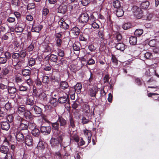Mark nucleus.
Segmentation results:
<instances>
[{"label": "nucleus", "mask_w": 159, "mask_h": 159, "mask_svg": "<svg viewBox=\"0 0 159 159\" xmlns=\"http://www.w3.org/2000/svg\"><path fill=\"white\" fill-rule=\"evenodd\" d=\"M53 133L52 137L50 141V144L52 147H54L61 144L62 142L63 134L61 132Z\"/></svg>", "instance_id": "obj_1"}, {"label": "nucleus", "mask_w": 159, "mask_h": 159, "mask_svg": "<svg viewBox=\"0 0 159 159\" xmlns=\"http://www.w3.org/2000/svg\"><path fill=\"white\" fill-rule=\"evenodd\" d=\"M27 54V53L25 50H21L18 52H14L11 54L12 59L13 60H19L20 58H25Z\"/></svg>", "instance_id": "obj_2"}, {"label": "nucleus", "mask_w": 159, "mask_h": 159, "mask_svg": "<svg viewBox=\"0 0 159 159\" xmlns=\"http://www.w3.org/2000/svg\"><path fill=\"white\" fill-rule=\"evenodd\" d=\"M29 134L27 133V130L24 132L17 130L16 133V140L19 142L24 141L26 135Z\"/></svg>", "instance_id": "obj_3"}, {"label": "nucleus", "mask_w": 159, "mask_h": 159, "mask_svg": "<svg viewBox=\"0 0 159 159\" xmlns=\"http://www.w3.org/2000/svg\"><path fill=\"white\" fill-rule=\"evenodd\" d=\"M134 15L135 17L138 19H140L143 16V11L140 8L136 6H134L133 7Z\"/></svg>", "instance_id": "obj_4"}, {"label": "nucleus", "mask_w": 159, "mask_h": 159, "mask_svg": "<svg viewBox=\"0 0 159 159\" xmlns=\"http://www.w3.org/2000/svg\"><path fill=\"white\" fill-rule=\"evenodd\" d=\"M89 19V16L86 12L81 14L79 18V22L82 24L87 22Z\"/></svg>", "instance_id": "obj_5"}, {"label": "nucleus", "mask_w": 159, "mask_h": 159, "mask_svg": "<svg viewBox=\"0 0 159 159\" xmlns=\"http://www.w3.org/2000/svg\"><path fill=\"white\" fill-rule=\"evenodd\" d=\"M30 124H29L28 122L26 120L25 122L24 123H21L20 124L18 128V130L20 131H23V132L27 130V133L29 134V130L28 128H29V125Z\"/></svg>", "instance_id": "obj_6"}, {"label": "nucleus", "mask_w": 159, "mask_h": 159, "mask_svg": "<svg viewBox=\"0 0 159 159\" xmlns=\"http://www.w3.org/2000/svg\"><path fill=\"white\" fill-rule=\"evenodd\" d=\"M80 29L77 27H73L70 30V37L73 38H76L80 34Z\"/></svg>", "instance_id": "obj_7"}, {"label": "nucleus", "mask_w": 159, "mask_h": 159, "mask_svg": "<svg viewBox=\"0 0 159 159\" xmlns=\"http://www.w3.org/2000/svg\"><path fill=\"white\" fill-rule=\"evenodd\" d=\"M28 109L31 112H34L36 114H41L42 113V109L40 107L35 105L33 106L28 107Z\"/></svg>", "instance_id": "obj_8"}, {"label": "nucleus", "mask_w": 159, "mask_h": 159, "mask_svg": "<svg viewBox=\"0 0 159 159\" xmlns=\"http://www.w3.org/2000/svg\"><path fill=\"white\" fill-rule=\"evenodd\" d=\"M146 83L147 84L149 85L148 88H156L157 87V82L153 77L151 78L147 81Z\"/></svg>", "instance_id": "obj_9"}, {"label": "nucleus", "mask_w": 159, "mask_h": 159, "mask_svg": "<svg viewBox=\"0 0 159 159\" xmlns=\"http://www.w3.org/2000/svg\"><path fill=\"white\" fill-rule=\"evenodd\" d=\"M40 130L42 133L44 135L49 134L51 131V128L50 126H42L40 128Z\"/></svg>", "instance_id": "obj_10"}, {"label": "nucleus", "mask_w": 159, "mask_h": 159, "mask_svg": "<svg viewBox=\"0 0 159 159\" xmlns=\"http://www.w3.org/2000/svg\"><path fill=\"white\" fill-rule=\"evenodd\" d=\"M32 125H34V124L33 123H30L29 125V128L32 130L31 133L34 136L38 137L40 134V132L39 130L36 128H34V129L31 128V126Z\"/></svg>", "instance_id": "obj_11"}, {"label": "nucleus", "mask_w": 159, "mask_h": 159, "mask_svg": "<svg viewBox=\"0 0 159 159\" xmlns=\"http://www.w3.org/2000/svg\"><path fill=\"white\" fill-rule=\"evenodd\" d=\"M24 141L25 144L28 146L32 145L33 140L31 136L28 134L26 135Z\"/></svg>", "instance_id": "obj_12"}, {"label": "nucleus", "mask_w": 159, "mask_h": 159, "mask_svg": "<svg viewBox=\"0 0 159 159\" xmlns=\"http://www.w3.org/2000/svg\"><path fill=\"white\" fill-rule=\"evenodd\" d=\"M34 97L32 96H30L28 97L26 100V104L27 107L30 106H33L34 105Z\"/></svg>", "instance_id": "obj_13"}, {"label": "nucleus", "mask_w": 159, "mask_h": 159, "mask_svg": "<svg viewBox=\"0 0 159 159\" xmlns=\"http://www.w3.org/2000/svg\"><path fill=\"white\" fill-rule=\"evenodd\" d=\"M98 92L97 87H93L89 89V94L91 97H95Z\"/></svg>", "instance_id": "obj_14"}, {"label": "nucleus", "mask_w": 159, "mask_h": 159, "mask_svg": "<svg viewBox=\"0 0 159 159\" xmlns=\"http://www.w3.org/2000/svg\"><path fill=\"white\" fill-rule=\"evenodd\" d=\"M1 125L2 129L3 130H8L10 128L9 123L7 121H2Z\"/></svg>", "instance_id": "obj_15"}, {"label": "nucleus", "mask_w": 159, "mask_h": 159, "mask_svg": "<svg viewBox=\"0 0 159 159\" xmlns=\"http://www.w3.org/2000/svg\"><path fill=\"white\" fill-rule=\"evenodd\" d=\"M5 57L7 59L9 62V64L10 65L13 64V60L11 58V53L8 51H6L4 53Z\"/></svg>", "instance_id": "obj_16"}, {"label": "nucleus", "mask_w": 159, "mask_h": 159, "mask_svg": "<svg viewBox=\"0 0 159 159\" xmlns=\"http://www.w3.org/2000/svg\"><path fill=\"white\" fill-rule=\"evenodd\" d=\"M74 132V134L70 135V142L71 140H72L78 143L79 141V137L77 134L76 131H73Z\"/></svg>", "instance_id": "obj_17"}, {"label": "nucleus", "mask_w": 159, "mask_h": 159, "mask_svg": "<svg viewBox=\"0 0 159 159\" xmlns=\"http://www.w3.org/2000/svg\"><path fill=\"white\" fill-rule=\"evenodd\" d=\"M7 90L8 93L11 96L14 94L17 91L16 89L15 86H8Z\"/></svg>", "instance_id": "obj_18"}, {"label": "nucleus", "mask_w": 159, "mask_h": 159, "mask_svg": "<svg viewBox=\"0 0 159 159\" xmlns=\"http://www.w3.org/2000/svg\"><path fill=\"white\" fill-rule=\"evenodd\" d=\"M67 11V7L66 5H60L57 8V12L59 13H65Z\"/></svg>", "instance_id": "obj_19"}, {"label": "nucleus", "mask_w": 159, "mask_h": 159, "mask_svg": "<svg viewBox=\"0 0 159 159\" xmlns=\"http://www.w3.org/2000/svg\"><path fill=\"white\" fill-rule=\"evenodd\" d=\"M46 58H48L50 61L53 62H56L58 60L57 56L53 54H51L50 55H47Z\"/></svg>", "instance_id": "obj_20"}, {"label": "nucleus", "mask_w": 159, "mask_h": 159, "mask_svg": "<svg viewBox=\"0 0 159 159\" xmlns=\"http://www.w3.org/2000/svg\"><path fill=\"white\" fill-rule=\"evenodd\" d=\"M116 48L118 50L124 51L125 49V45L123 43H116Z\"/></svg>", "instance_id": "obj_21"}, {"label": "nucleus", "mask_w": 159, "mask_h": 159, "mask_svg": "<svg viewBox=\"0 0 159 159\" xmlns=\"http://www.w3.org/2000/svg\"><path fill=\"white\" fill-rule=\"evenodd\" d=\"M23 82L22 77L20 76H16L15 78V83L17 85V86L21 85V84Z\"/></svg>", "instance_id": "obj_22"}, {"label": "nucleus", "mask_w": 159, "mask_h": 159, "mask_svg": "<svg viewBox=\"0 0 159 159\" xmlns=\"http://www.w3.org/2000/svg\"><path fill=\"white\" fill-rule=\"evenodd\" d=\"M25 63V60L24 59L23 60L20 59L17 62H13V64H11V66H17L22 67L24 66V64Z\"/></svg>", "instance_id": "obj_23"}, {"label": "nucleus", "mask_w": 159, "mask_h": 159, "mask_svg": "<svg viewBox=\"0 0 159 159\" xmlns=\"http://www.w3.org/2000/svg\"><path fill=\"white\" fill-rule=\"evenodd\" d=\"M9 152L8 147L6 145H2L0 148V152L4 154H6Z\"/></svg>", "instance_id": "obj_24"}, {"label": "nucleus", "mask_w": 159, "mask_h": 159, "mask_svg": "<svg viewBox=\"0 0 159 159\" xmlns=\"http://www.w3.org/2000/svg\"><path fill=\"white\" fill-rule=\"evenodd\" d=\"M30 111L28 109L26 110L23 114L27 120H30L32 118V114Z\"/></svg>", "instance_id": "obj_25"}, {"label": "nucleus", "mask_w": 159, "mask_h": 159, "mask_svg": "<svg viewBox=\"0 0 159 159\" xmlns=\"http://www.w3.org/2000/svg\"><path fill=\"white\" fill-rule=\"evenodd\" d=\"M102 29H100L98 32V36L101 41H103L105 39L104 33Z\"/></svg>", "instance_id": "obj_26"}, {"label": "nucleus", "mask_w": 159, "mask_h": 159, "mask_svg": "<svg viewBox=\"0 0 159 159\" xmlns=\"http://www.w3.org/2000/svg\"><path fill=\"white\" fill-rule=\"evenodd\" d=\"M59 24L61 28H63L65 29H67L69 28V25L67 24L65 21H63L61 19L59 22Z\"/></svg>", "instance_id": "obj_27"}, {"label": "nucleus", "mask_w": 159, "mask_h": 159, "mask_svg": "<svg viewBox=\"0 0 159 159\" xmlns=\"http://www.w3.org/2000/svg\"><path fill=\"white\" fill-rule=\"evenodd\" d=\"M52 128L54 130L53 133L55 132L58 133L57 132H61L59 130V124L57 121L52 123Z\"/></svg>", "instance_id": "obj_28"}, {"label": "nucleus", "mask_w": 159, "mask_h": 159, "mask_svg": "<svg viewBox=\"0 0 159 159\" xmlns=\"http://www.w3.org/2000/svg\"><path fill=\"white\" fill-rule=\"evenodd\" d=\"M43 28L42 25H33L32 27V31L36 32H39Z\"/></svg>", "instance_id": "obj_29"}, {"label": "nucleus", "mask_w": 159, "mask_h": 159, "mask_svg": "<svg viewBox=\"0 0 159 159\" xmlns=\"http://www.w3.org/2000/svg\"><path fill=\"white\" fill-rule=\"evenodd\" d=\"M137 38L136 36H131L129 38V42L131 45H134L136 44Z\"/></svg>", "instance_id": "obj_30"}, {"label": "nucleus", "mask_w": 159, "mask_h": 159, "mask_svg": "<svg viewBox=\"0 0 159 159\" xmlns=\"http://www.w3.org/2000/svg\"><path fill=\"white\" fill-rule=\"evenodd\" d=\"M58 99L57 98L52 97L51 98L50 102L53 106L56 107L58 104Z\"/></svg>", "instance_id": "obj_31"}, {"label": "nucleus", "mask_w": 159, "mask_h": 159, "mask_svg": "<svg viewBox=\"0 0 159 159\" xmlns=\"http://www.w3.org/2000/svg\"><path fill=\"white\" fill-rule=\"evenodd\" d=\"M57 121L60 123L61 126H65L66 124V121L61 117H59Z\"/></svg>", "instance_id": "obj_32"}, {"label": "nucleus", "mask_w": 159, "mask_h": 159, "mask_svg": "<svg viewBox=\"0 0 159 159\" xmlns=\"http://www.w3.org/2000/svg\"><path fill=\"white\" fill-rule=\"evenodd\" d=\"M17 87L18 90L19 91L26 92L28 91V88L27 86H24L21 84Z\"/></svg>", "instance_id": "obj_33"}, {"label": "nucleus", "mask_w": 159, "mask_h": 159, "mask_svg": "<svg viewBox=\"0 0 159 159\" xmlns=\"http://www.w3.org/2000/svg\"><path fill=\"white\" fill-rule=\"evenodd\" d=\"M21 73L24 76H30L31 74V71L30 70L24 69L22 70Z\"/></svg>", "instance_id": "obj_34"}, {"label": "nucleus", "mask_w": 159, "mask_h": 159, "mask_svg": "<svg viewBox=\"0 0 159 159\" xmlns=\"http://www.w3.org/2000/svg\"><path fill=\"white\" fill-rule=\"evenodd\" d=\"M159 42L156 39H153L150 41L148 43V45L151 47H156Z\"/></svg>", "instance_id": "obj_35"}, {"label": "nucleus", "mask_w": 159, "mask_h": 159, "mask_svg": "<svg viewBox=\"0 0 159 159\" xmlns=\"http://www.w3.org/2000/svg\"><path fill=\"white\" fill-rule=\"evenodd\" d=\"M88 36L85 34H80L79 36V39L80 41L87 42V41Z\"/></svg>", "instance_id": "obj_36"}, {"label": "nucleus", "mask_w": 159, "mask_h": 159, "mask_svg": "<svg viewBox=\"0 0 159 159\" xmlns=\"http://www.w3.org/2000/svg\"><path fill=\"white\" fill-rule=\"evenodd\" d=\"M149 5V2L148 1H146L142 2L140 6L141 8L143 9H147Z\"/></svg>", "instance_id": "obj_37"}, {"label": "nucleus", "mask_w": 159, "mask_h": 159, "mask_svg": "<svg viewBox=\"0 0 159 159\" xmlns=\"http://www.w3.org/2000/svg\"><path fill=\"white\" fill-rule=\"evenodd\" d=\"M68 87V84L66 81L61 82L60 83V88L62 89H66Z\"/></svg>", "instance_id": "obj_38"}, {"label": "nucleus", "mask_w": 159, "mask_h": 159, "mask_svg": "<svg viewBox=\"0 0 159 159\" xmlns=\"http://www.w3.org/2000/svg\"><path fill=\"white\" fill-rule=\"evenodd\" d=\"M26 110L24 107L20 106L18 107L17 112L19 114H23Z\"/></svg>", "instance_id": "obj_39"}, {"label": "nucleus", "mask_w": 159, "mask_h": 159, "mask_svg": "<svg viewBox=\"0 0 159 159\" xmlns=\"http://www.w3.org/2000/svg\"><path fill=\"white\" fill-rule=\"evenodd\" d=\"M133 27L131 23L127 22L124 24L122 25V28L124 30H127Z\"/></svg>", "instance_id": "obj_40"}, {"label": "nucleus", "mask_w": 159, "mask_h": 159, "mask_svg": "<svg viewBox=\"0 0 159 159\" xmlns=\"http://www.w3.org/2000/svg\"><path fill=\"white\" fill-rule=\"evenodd\" d=\"M74 87V89L75 91L77 90V92H80L81 91V89L82 88V85L80 83H77L76 85H74L71 87Z\"/></svg>", "instance_id": "obj_41"}, {"label": "nucleus", "mask_w": 159, "mask_h": 159, "mask_svg": "<svg viewBox=\"0 0 159 159\" xmlns=\"http://www.w3.org/2000/svg\"><path fill=\"white\" fill-rule=\"evenodd\" d=\"M5 154L4 159H13L14 154L12 152H9Z\"/></svg>", "instance_id": "obj_42"}, {"label": "nucleus", "mask_w": 159, "mask_h": 159, "mask_svg": "<svg viewBox=\"0 0 159 159\" xmlns=\"http://www.w3.org/2000/svg\"><path fill=\"white\" fill-rule=\"evenodd\" d=\"M143 30L141 29H138L136 30L134 33L135 36L140 37L143 33Z\"/></svg>", "instance_id": "obj_43"}, {"label": "nucleus", "mask_w": 159, "mask_h": 159, "mask_svg": "<svg viewBox=\"0 0 159 159\" xmlns=\"http://www.w3.org/2000/svg\"><path fill=\"white\" fill-rule=\"evenodd\" d=\"M15 20V18L14 16L12 15L11 14H10L8 16V17L7 19V21L9 23H11L14 22Z\"/></svg>", "instance_id": "obj_44"}, {"label": "nucleus", "mask_w": 159, "mask_h": 159, "mask_svg": "<svg viewBox=\"0 0 159 159\" xmlns=\"http://www.w3.org/2000/svg\"><path fill=\"white\" fill-rule=\"evenodd\" d=\"M113 5L115 8H118L121 6L120 2L118 0L114 1L113 2Z\"/></svg>", "instance_id": "obj_45"}, {"label": "nucleus", "mask_w": 159, "mask_h": 159, "mask_svg": "<svg viewBox=\"0 0 159 159\" xmlns=\"http://www.w3.org/2000/svg\"><path fill=\"white\" fill-rule=\"evenodd\" d=\"M36 62L35 59L33 57L30 58L28 60L29 65L30 66H32L34 65Z\"/></svg>", "instance_id": "obj_46"}, {"label": "nucleus", "mask_w": 159, "mask_h": 159, "mask_svg": "<svg viewBox=\"0 0 159 159\" xmlns=\"http://www.w3.org/2000/svg\"><path fill=\"white\" fill-rule=\"evenodd\" d=\"M39 98L44 101H46L47 99V97L46 94L44 93H41L39 96Z\"/></svg>", "instance_id": "obj_47"}, {"label": "nucleus", "mask_w": 159, "mask_h": 159, "mask_svg": "<svg viewBox=\"0 0 159 159\" xmlns=\"http://www.w3.org/2000/svg\"><path fill=\"white\" fill-rule=\"evenodd\" d=\"M54 157L55 159H62V155L59 151L55 152Z\"/></svg>", "instance_id": "obj_48"}, {"label": "nucleus", "mask_w": 159, "mask_h": 159, "mask_svg": "<svg viewBox=\"0 0 159 159\" xmlns=\"http://www.w3.org/2000/svg\"><path fill=\"white\" fill-rule=\"evenodd\" d=\"M96 20V18L94 17L93 14H91L90 16H89V19L88 22L90 25L95 22Z\"/></svg>", "instance_id": "obj_49"}, {"label": "nucleus", "mask_w": 159, "mask_h": 159, "mask_svg": "<svg viewBox=\"0 0 159 159\" xmlns=\"http://www.w3.org/2000/svg\"><path fill=\"white\" fill-rule=\"evenodd\" d=\"M124 14L123 10L122 9H119L116 12V14L117 17H121Z\"/></svg>", "instance_id": "obj_50"}, {"label": "nucleus", "mask_w": 159, "mask_h": 159, "mask_svg": "<svg viewBox=\"0 0 159 159\" xmlns=\"http://www.w3.org/2000/svg\"><path fill=\"white\" fill-rule=\"evenodd\" d=\"M79 43L75 42L73 44V48L74 51H78L80 49V47L79 46Z\"/></svg>", "instance_id": "obj_51"}, {"label": "nucleus", "mask_w": 159, "mask_h": 159, "mask_svg": "<svg viewBox=\"0 0 159 159\" xmlns=\"http://www.w3.org/2000/svg\"><path fill=\"white\" fill-rule=\"evenodd\" d=\"M15 31L17 33L22 32L24 30V28L21 26L18 25L15 29Z\"/></svg>", "instance_id": "obj_52"}, {"label": "nucleus", "mask_w": 159, "mask_h": 159, "mask_svg": "<svg viewBox=\"0 0 159 159\" xmlns=\"http://www.w3.org/2000/svg\"><path fill=\"white\" fill-rule=\"evenodd\" d=\"M67 101V98L65 97H60L58 99L59 102L61 104L65 103Z\"/></svg>", "instance_id": "obj_53"}, {"label": "nucleus", "mask_w": 159, "mask_h": 159, "mask_svg": "<svg viewBox=\"0 0 159 159\" xmlns=\"http://www.w3.org/2000/svg\"><path fill=\"white\" fill-rule=\"evenodd\" d=\"M16 120L20 124L21 123H24L25 122L26 120L24 119L23 118L19 116H17L16 118Z\"/></svg>", "instance_id": "obj_54"}, {"label": "nucleus", "mask_w": 159, "mask_h": 159, "mask_svg": "<svg viewBox=\"0 0 159 159\" xmlns=\"http://www.w3.org/2000/svg\"><path fill=\"white\" fill-rule=\"evenodd\" d=\"M13 44L14 45V48L16 50H17L20 46V43L18 41L16 40L13 41Z\"/></svg>", "instance_id": "obj_55"}, {"label": "nucleus", "mask_w": 159, "mask_h": 159, "mask_svg": "<svg viewBox=\"0 0 159 159\" xmlns=\"http://www.w3.org/2000/svg\"><path fill=\"white\" fill-rule=\"evenodd\" d=\"M83 131L84 134L88 138L91 137L92 134L90 131L86 129L84 130Z\"/></svg>", "instance_id": "obj_56"}, {"label": "nucleus", "mask_w": 159, "mask_h": 159, "mask_svg": "<svg viewBox=\"0 0 159 159\" xmlns=\"http://www.w3.org/2000/svg\"><path fill=\"white\" fill-rule=\"evenodd\" d=\"M35 7V5L34 3H29L27 6V9L30 10L32 9H34Z\"/></svg>", "instance_id": "obj_57"}, {"label": "nucleus", "mask_w": 159, "mask_h": 159, "mask_svg": "<svg viewBox=\"0 0 159 159\" xmlns=\"http://www.w3.org/2000/svg\"><path fill=\"white\" fill-rule=\"evenodd\" d=\"M111 60L112 62L114 64V65L116 66H117L118 63V60L114 55H112Z\"/></svg>", "instance_id": "obj_58"}, {"label": "nucleus", "mask_w": 159, "mask_h": 159, "mask_svg": "<svg viewBox=\"0 0 159 159\" xmlns=\"http://www.w3.org/2000/svg\"><path fill=\"white\" fill-rule=\"evenodd\" d=\"M44 52H49L52 50V48L47 44L44 46Z\"/></svg>", "instance_id": "obj_59"}, {"label": "nucleus", "mask_w": 159, "mask_h": 159, "mask_svg": "<svg viewBox=\"0 0 159 159\" xmlns=\"http://www.w3.org/2000/svg\"><path fill=\"white\" fill-rule=\"evenodd\" d=\"M90 72V76L89 78L87 84H89V85H90V84L91 83V82H92L94 78V75H93L91 71Z\"/></svg>", "instance_id": "obj_60"}, {"label": "nucleus", "mask_w": 159, "mask_h": 159, "mask_svg": "<svg viewBox=\"0 0 159 159\" xmlns=\"http://www.w3.org/2000/svg\"><path fill=\"white\" fill-rule=\"evenodd\" d=\"M122 39L121 35L119 33H117L116 36L115 40H117V42H119L121 41Z\"/></svg>", "instance_id": "obj_61"}, {"label": "nucleus", "mask_w": 159, "mask_h": 159, "mask_svg": "<svg viewBox=\"0 0 159 159\" xmlns=\"http://www.w3.org/2000/svg\"><path fill=\"white\" fill-rule=\"evenodd\" d=\"M13 116L12 114L9 115L6 117L7 120L9 123L13 121Z\"/></svg>", "instance_id": "obj_62"}, {"label": "nucleus", "mask_w": 159, "mask_h": 159, "mask_svg": "<svg viewBox=\"0 0 159 159\" xmlns=\"http://www.w3.org/2000/svg\"><path fill=\"white\" fill-rule=\"evenodd\" d=\"M144 56L146 59H151L152 57V55L151 53L147 52L145 54H144Z\"/></svg>", "instance_id": "obj_63"}, {"label": "nucleus", "mask_w": 159, "mask_h": 159, "mask_svg": "<svg viewBox=\"0 0 159 159\" xmlns=\"http://www.w3.org/2000/svg\"><path fill=\"white\" fill-rule=\"evenodd\" d=\"M49 81V77L48 76L44 75L42 79V82L43 83L48 84Z\"/></svg>", "instance_id": "obj_64"}]
</instances>
